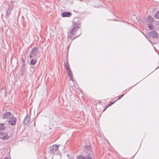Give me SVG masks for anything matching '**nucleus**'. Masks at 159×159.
<instances>
[{"label":"nucleus","instance_id":"obj_15","mask_svg":"<svg viewBox=\"0 0 159 159\" xmlns=\"http://www.w3.org/2000/svg\"><path fill=\"white\" fill-rule=\"evenodd\" d=\"M147 21L149 22H150V23H152L154 21V19L153 18L149 16L148 18L147 19Z\"/></svg>","mask_w":159,"mask_h":159},{"label":"nucleus","instance_id":"obj_10","mask_svg":"<svg viewBox=\"0 0 159 159\" xmlns=\"http://www.w3.org/2000/svg\"><path fill=\"white\" fill-rule=\"evenodd\" d=\"M21 64L22 65L21 67V70L22 71V72H25V63L24 60L22 59Z\"/></svg>","mask_w":159,"mask_h":159},{"label":"nucleus","instance_id":"obj_7","mask_svg":"<svg viewBox=\"0 0 159 159\" xmlns=\"http://www.w3.org/2000/svg\"><path fill=\"white\" fill-rule=\"evenodd\" d=\"M9 138V137L7 134L3 132H1L0 133V139L6 140Z\"/></svg>","mask_w":159,"mask_h":159},{"label":"nucleus","instance_id":"obj_21","mask_svg":"<svg viewBox=\"0 0 159 159\" xmlns=\"http://www.w3.org/2000/svg\"><path fill=\"white\" fill-rule=\"evenodd\" d=\"M77 159H85L84 158V156H83L82 155H80L79 156Z\"/></svg>","mask_w":159,"mask_h":159},{"label":"nucleus","instance_id":"obj_11","mask_svg":"<svg viewBox=\"0 0 159 159\" xmlns=\"http://www.w3.org/2000/svg\"><path fill=\"white\" fill-rule=\"evenodd\" d=\"M12 10L11 7H9L7 8L6 11V16L7 17H8L11 13V11Z\"/></svg>","mask_w":159,"mask_h":159},{"label":"nucleus","instance_id":"obj_16","mask_svg":"<svg viewBox=\"0 0 159 159\" xmlns=\"http://www.w3.org/2000/svg\"><path fill=\"white\" fill-rule=\"evenodd\" d=\"M64 66L65 67L66 69L67 70H70V66L68 64V62H67L66 63H65L64 64Z\"/></svg>","mask_w":159,"mask_h":159},{"label":"nucleus","instance_id":"obj_24","mask_svg":"<svg viewBox=\"0 0 159 159\" xmlns=\"http://www.w3.org/2000/svg\"><path fill=\"white\" fill-rule=\"evenodd\" d=\"M4 159H11V158L8 157H5L4 158Z\"/></svg>","mask_w":159,"mask_h":159},{"label":"nucleus","instance_id":"obj_3","mask_svg":"<svg viewBox=\"0 0 159 159\" xmlns=\"http://www.w3.org/2000/svg\"><path fill=\"white\" fill-rule=\"evenodd\" d=\"M58 148V146L57 145H54L49 148V152L52 154H54Z\"/></svg>","mask_w":159,"mask_h":159},{"label":"nucleus","instance_id":"obj_18","mask_svg":"<svg viewBox=\"0 0 159 159\" xmlns=\"http://www.w3.org/2000/svg\"><path fill=\"white\" fill-rule=\"evenodd\" d=\"M116 102V101H115L113 102H109V104H108L106 107V108L103 111H104L108 107L111 106L112 104H113L115 102Z\"/></svg>","mask_w":159,"mask_h":159},{"label":"nucleus","instance_id":"obj_1","mask_svg":"<svg viewBox=\"0 0 159 159\" xmlns=\"http://www.w3.org/2000/svg\"><path fill=\"white\" fill-rule=\"evenodd\" d=\"M80 25H77L76 24H75L73 25L70 31L68 32V41H72L71 40L74 39L75 38L79 36L81 34V32L80 31L79 33V34L78 36H76L72 38V36L73 35H77V33H78V30L80 28Z\"/></svg>","mask_w":159,"mask_h":159},{"label":"nucleus","instance_id":"obj_6","mask_svg":"<svg viewBox=\"0 0 159 159\" xmlns=\"http://www.w3.org/2000/svg\"><path fill=\"white\" fill-rule=\"evenodd\" d=\"M38 50L36 48H34L31 51L30 53L32 55V57H34L36 56Z\"/></svg>","mask_w":159,"mask_h":159},{"label":"nucleus","instance_id":"obj_8","mask_svg":"<svg viewBox=\"0 0 159 159\" xmlns=\"http://www.w3.org/2000/svg\"><path fill=\"white\" fill-rule=\"evenodd\" d=\"M72 13L69 12H64L61 14V16L63 17H70L72 15Z\"/></svg>","mask_w":159,"mask_h":159},{"label":"nucleus","instance_id":"obj_13","mask_svg":"<svg viewBox=\"0 0 159 159\" xmlns=\"http://www.w3.org/2000/svg\"><path fill=\"white\" fill-rule=\"evenodd\" d=\"M84 148L86 150L85 152L86 153H88V152H89V151H91L90 149L91 147L89 146H84Z\"/></svg>","mask_w":159,"mask_h":159},{"label":"nucleus","instance_id":"obj_20","mask_svg":"<svg viewBox=\"0 0 159 159\" xmlns=\"http://www.w3.org/2000/svg\"><path fill=\"white\" fill-rule=\"evenodd\" d=\"M148 25L150 30H151L153 29L152 25V23H148Z\"/></svg>","mask_w":159,"mask_h":159},{"label":"nucleus","instance_id":"obj_9","mask_svg":"<svg viewBox=\"0 0 159 159\" xmlns=\"http://www.w3.org/2000/svg\"><path fill=\"white\" fill-rule=\"evenodd\" d=\"M30 120V117L27 114L24 119L23 123L24 124L26 125L29 122Z\"/></svg>","mask_w":159,"mask_h":159},{"label":"nucleus","instance_id":"obj_23","mask_svg":"<svg viewBox=\"0 0 159 159\" xmlns=\"http://www.w3.org/2000/svg\"><path fill=\"white\" fill-rule=\"evenodd\" d=\"M29 57H30V59H31V58L33 57H32V55L30 53V54Z\"/></svg>","mask_w":159,"mask_h":159},{"label":"nucleus","instance_id":"obj_17","mask_svg":"<svg viewBox=\"0 0 159 159\" xmlns=\"http://www.w3.org/2000/svg\"><path fill=\"white\" fill-rule=\"evenodd\" d=\"M37 62V61L35 60L32 59L30 61V64L32 65H35Z\"/></svg>","mask_w":159,"mask_h":159},{"label":"nucleus","instance_id":"obj_19","mask_svg":"<svg viewBox=\"0 0 159 159\" xmlns=\"http://www.w3.org/2000/svg\"><path fill=\"white\" fill-rule=\"evenodd\" d=\"M154 17L156 19H159V11L155 14Z\"/></svg>","mask_w":159,"mask_h":159},{"label":"nucleus","instance_id":"obj_14","mask_svg":"<svg viewBox=\"0 0 159 159\" xmlns=\"http://www.w3.org/2000/svg\"><path fill=\"white\" fill-rule=\"evenodd\" d=\"M6 126L4 124H0V130H3L5 129Z\"/></svg>","mask_w":159,"mask_h":159},{"label":"nucleus","instance_id":"obj_22","mask_svg":"<svg viewBox=\"0 0 159 159\" xmlns=\"http://www.w3.org/2000/svg\"><path fill=\"white\" fill-rule=\"evenodd\" d=\"M124 95V94H123L121 96H118V98L116 101H116H117V100H119Z\"/></svg>","mask_w":159,"mask_h":159},{"label":"nucleus","instance_id":"obj_12","mask_svg":"<svg viewBox=\"0 0 159 159\" xmlns=\"http://www.w3.org/2000/svg\"><path fill=\"white\" fill-rule=\"evenodd\" d=\"M68 71V75L69 77L70 80H73V78L72 77V75L70 70H67Z\"/></svg>","mask_w":159,"mask_h":159},{"label":"nucleus","instance_id":"obj_2","mask_svg":"<svg viewBox=\"0 0 159 159\" xmlns=\"http://www.w3.org/2000/svg\"><path fill=\"white\" fill-rule=\"evenodd\" d=\"M3 119H6L9 124L12 125H15L17 120L16 118L14 117L12 114L9 112H6L3 114Z\"/></svg>","mask_w":159,"mask_h":159},{"label":"nucleus","instance_id":"obj_4","mask_svg":"<svg viewBox=\"0 0 159 159\" xmlns=\"http://www.w3.org/2000/svg\"><path fill=\"white\" fill-rule=\"evenodd\" d=\"M148 35L150 38L157 39L158 38V34L154 31L149 32L148 33Z\"/></svg>","mask_w":159,"mask_h":159},{"label":"nucleus","instance_id":"obj_25","mask_svg":"<svg viewBox=\"0 0 159 159\" xmlns=\"http://www.w3.org/2000/svg\"><path fill=\"white\" fill-rule=\"evenodd\" d=\"M159 68V66H158V67L157 68H156V69H157V68Z\"/></svg>","mask_w":159,"mask_h":159},{"label":"nucleus","instance_id":"obj_5","mask_svg":"<svg viewBox=\"0 0 159 159\" xmlns=\"http://www.w3.org/2000/svg\"><path fill=\"white\" fill-rule=\"evenodd\" d=\"M89 152L86 153L84 155L85 159H92L93 157V152L91 151H89Z\"/></svg>","mask_w":159,"mask_h":159}]
</instances>
